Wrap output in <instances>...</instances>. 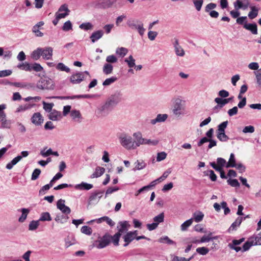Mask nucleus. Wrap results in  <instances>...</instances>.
Returning <instances> with one entry per match:
<instances>
[{
    "mask_svg": "<svg viewBox=\"0 0 261 261\" xmlns=\"http://www.w3.org/2000/svg\"><path fill=\"white\" fill-rule=\"evenodd\" d=\"M171 111L173 115L180 118L187 114L186 101L180 96H175L171 99Z\"/></svg>",
    "mask_w": 261,
    "mask_h": 261,
    "instance_id": "f257e3e1",
    "label": "nucleus"
},
{
    "mask_svg": "<svg viewBox=\"0 0 261 261\" xmlns=\"http://www.w3.org/2000/svg\"><path fill=\"white\" fill-rule=\"evenodd\" d=\"M120 142L121 145L127 149H133L136 148L134 140L132 138L125 134H123L119 137Z\"/></svg>",
    "mask_w": 261,
    "mask_h": 261,
    "instance_id": "f03ea898",
    "label": "nucleus"
},
{
    "mask_svg": "<svg viewBox=\"0 0 261 261\" xmlns=\"http://www.w3.org/2000/svg\"><path fill=\"white\" fill-rule=\"evenodd\" d=\"M127 25L132 29L137 30L141 36H143L145 29L143 27V22L138 19H130L127 21Z\"/></svg>",
    "mask_w": 261,
    "mask_h": 261,
    "instance_id": "7ed1b4c3",
    "label": "nucleus"
},
{
    "mask_svg": "<svg viewBox=\"0 0 261 261\" xmlns=\"http://www.w3.org/2000/svg\"><path fill=\"white\" fill-rule=\"evenodd\" d=\"M36 87L38 89L42 90H52L54 89V84L53 81L47 77L41 78L37 84Z\"/></svg>",
    "mask_w": 261,
    "mask_h": 261,
    "instance_id": "20e7f679",
    "label": "nucleus"
},
{
    "mask_svg": "<svg viewBox=\"0 0 261 261\" xmlns=\"http://www.w3.org/2000/svg\"><path fill=\"white\" fill-rule=\"evenodd\" d=\"M133 136L135 138L134 142L136 147L143 144L151 143L153 145H156L158 143V141L157 140L151 141L150 140H147L143 138L140 132L134 133Z\"/></svg>",
    "mask_w": 261,
    "mask_h": 261,
    "instance_id": "39448f33",
    "label": "nucleus"
},
{
    "mask_svg": "<svg viewBox=\"0 0 261 261\" xmlns=\"http://www.w3.org/2000/svg\"><path fill=\"white\" fill-rule=\"evenodd\" d=\"M113 108L106 101L103 105L97 109L96 111L97 114L99 117L107 116L112 111Z\"/></svg>",
    "mask_w": 261,
    "mask_h": 261,
    "instance_id": "423d86ee",
    "label": "nucleus"
},
{
    "mask_svg": "<svg viewBox=\"0 0 261 261\" xmlns=\"http://www.w3.org/2000/svg\"><path fill=\"white\" fill-rule=\"evenodd\" d=\"M110 242V236L105 235L99 240L95 241L93 246L98 249H102L107 247Z\"/></svg>",
    "mask_w": 261,
    "mask_h": 261,
    "instance_id": "0eeeda50",
    "label": "nucleus"
},
{
    "mask_svg": "<svg viewBox=\"0 0 261 261\" xmlns=\"http://www.w3.org/2000/svg\"><path fill=\"white\" fill-rule=\"evenodd\" d=\"M122 93L120 92H116L112 95L107 100L112 107H114L118 103H119L122 99Z\"/></svg>",
    "mask_w": 261,
    "mask_h": 261,
    "instance_id": "6e6552de",
    "label": "nucleus"
},
{
    "mask_svg": "<svg viewBox=\"0 0 261 261\" xmlns=\"http://www.w3.org/2000/svg\"><path fill=\"white\" fill-rule=\"evenodd\" d=\"M250 0H237L233 3V6L236 10H245L250 6Z\"/></svg>",
    "mask_w": 261,
    "mask_h": 261,
    "instance_id": "1a4fd4ad",
    "label": "nucleus"
},
{
    "mask_svg": "<svg viewBox=\"0 0 261 261\" xmlns=\"http://www.w3.org/2000/svg\"><path fill=\"white\" fill-rule=\"evenodd\" d=\"M168 118V115L167 114H158L155 118L150 120L149 123L152 125H155L165 122Z\"/></svg>",
    "mask_w": 261,
    "mask_h": 261,
    "instance_id": "9d476101",
    "label": "nucleus"
},
{
    "mask_svg": "<svg viewBox=\"0 0 261 261\" xmlns=\"http://www.w3.org/2000/svg\"><path fill=\"white\" fill-rule=\"evenodd\" d=\"M103 192L99 191L94 192L91 194L88 200V205H93L97 204L101 197L102 196Z\"/></svg>",
    "mask_w": 261,
    "mask_h": 261,
    "instance_id": "9b49d317",
    "label": "nucleus"
},
{
    "mask_svg": "<svg viewBox=\"0 0 261 261\" xmlns=\"http://www.w3.org/2000/svg\"><path fill=\"white\" fill-rule=\"evenodd\" d=\"M69 12L70 10L68 9L67 5L64 4L60 6L55 15L57 16L58 18L62 19L68 16Z\"/></svg>",
    "mask_w": 261,
    "mask_h": 261,
    "instance_id": "f8f14e48",
    "label": "nucleus"
},
{
    "mask_svg": "<svg viewBox=\"0 0 261 261\" xmlns=\"http://www.w3.org/2000/svg\"><path fill=\"white\" fill-rule=\"evenodd\" d=\"M85 79L84 73L79 72L72 74L70 77V81L73 84H77L81 83Z\"/></svg>",
    "mask_w": 261,
    "mask_h": 261,
    "instance_id": "ddd939ff",
    "label": "nucleus"
},
{
    "mask_svg": "<svg viewBox=\"0 0 261 261\" xmlns=\"http://www.w3.org/2000/svg\"><path fill=\"white\" fill-rule=\"evenodd\" d=\"M130 227V224L128 222L126 221H120L118 223L117 225L118 233L121 236L126 232Z\"/></svg>",
    "mask_w": 261,
    "mask_h": 261,
    "instance_id": "4468645a",
    "label": "nucleus"
},
{
    "mask_svg": "<svg viewBox=\"0 0 261 261\" xmlns=\"http://www.w3.org/2000/svg\"><path fill=\"white\" fill-rule=\"evenodd\" d=\"M65 200L60 199L57 201V207L62 213L69 214L71 212V210L68 206L65 205Z\"/></svg>",
    "mask_w": 261,
    "mask_h": 261,
    "instance_id": "2eb2a0df",
    "label": "nucleus"
},
{
    "mask_svg": "<svg viewBox=\"0 0 261 261\" xmlns=\"http://www.w3.org/2000/svg\"><path fill=\"white\" fill-rule=\"evenodd\" d=\"M137 230L134 231H129L126 233L123 237L125 244H124V246H127L129 243L133 241L137 236Z\"/></svg>",
    "mask_w": 261,
    "mask_h": 261,
    "instance_id": "dca6fc26",
    "label": "nucleus"
},
{
    "mask_svg": "<svg viewBox=\"0 0 261 261\" xmlns=\"http://www.w3.org/2000/svg\"><path fill=\"white\" fill-rule=\"evenodd\" d=\"M233 97H231L228 98H224L223 99L220 97H217L215 99V102L218 104L217 106L215 108H222L224 106L229 102L233 99Z\"/></svg>",
    "mask_w": 261,
    "mask_h": 261,
    "instance_id": "f3484780",
    "label": "nucleus"
},
{
    "mask_svg": "<svg viewBox=\"0 0 261 261\" xmlns=\"http://www.w3.org/2000/svg\"><path fill=\"white\" fill-rule=\"evenodd\" d=\"M42 54L43 58L45 60H50L53 56V49L51 47H46L42 48Z\"/></svg>",
    "mask_w": 261,
    "mask_h": 261,
    "instance_id": "a211bd4d",
    "label": "nucleus"
},
{
    "mask_svg": "<svg viewBox=\"0 0 261 261\" xmlns=\"http://www.w3.org/2000/svg\"><path fill=\"white\" fill-rule=\"evenodd\" d=\"M32 122L36 125L41 124L43 122V118L40 113H35L31 118Z\"/></svg>",
    "mask_w": 261,
    "mask_h": 261,
    "instance_id": "6ab92c4d",
    "label": "nucleus"
},
{
    "mask_svg": "<svg viewBox=\"0 0 261 261\" xmlns=\"http://www.w3.org/2000/svg\"><path fill=\"white\" fill-rule=\"evenodd\" d=\"M49 119L52 121H59L62 118V115L60 112L53 110L48 115Z\"/></svg>",
    "mask_w": 261,
    "mask_h": 261,
    "instance_id": "aec40b11",
    "label": "nucleus"
},
{
    "mask_svg": "<svg viewBox=\"0 0 261 261\" xmlns=\"http://www.w3.org/2000/svg\"><path fill=\"white\" fill-rule=\"evenodd\" d=\"M174 48L175 54L179 57H184L185 55V51L182 47L179 44L177 41H176L174 44Z\"/></svg>",
    "mask_w": 261,
    "mask_h": 261,
    "instance_id": "412c9836",
    "label": "nucleus"
},
{
    "mask_svg": "<svg viewBox=\"0 0 261 261\" xmlns=\"http://www.w3.org/2000/svg\"><path fill=\"white\" fill-rule=\"evenodd\" d=\"M105 172V169L101 167H97L95 171L91 175V178H97L101 176Z\"/></svg>",
    "mask_w": 261,
    "mask_h": 261,
    "instance_id": "4be33fe9",
    "label": "nucleus"
},
{
    "mask_svg": "<svg viewBox=\"0 0 261 261\" xmlns=\"http://www.w3.org/2000/svg\"><path fill=\"white\" fill-rule=\"evenodd\" d=\"M95 221H96L98 223H100L102 221H106L107 224H109L111 226H113L115 225V222L111 219H110L109 217H108L107 216H104V217H101L99 219L92 220V221H91V222H93Z\"/></svg>",
    "mask_w": 261,
    "mask_h": 261,
    "instance_id": "5701e85b",
    "label": "nucleus"
},
{
    "mask_svg": "<svg viewBox=\"0 0 261 261\" xmlns=\"http://www.w3.org/2000/svg\"><path fill=\"white\" fill-rule=\"evenodd\" d=\"M74 188L77 190H89L93 188L92 184H87L86 182H82L80 184L76 185Z\"/></svg>",
    "mask_w": 261,
    "mask_h": 261,
    "instance_id": "b1692460",
    "label": "nucleus"
},
{
    "mask_svg": "<svg viewBox=\"0 0 261 261\" xmlns=\"http://www.w3.org/2000/svg\"><path fill=\"white\" fill-rule=\"evenodd\" d=\"M103 35L102 31H97L93 32L90 36V39L93 43L101 38Z\"/></svg>",
    "mask_w": 261,
    "mask_h": 261,
    "instance_id": "393cba45",
    "label": "nucleus"
},
{
    "mask_svg": "<svg viewBox=\"0 0 261 261\" xmlns=\"http://www.w3.org/2000/svg\"><path fill=\"white\" fill-rule=\"evenodd\" d=\"M244 28L252 32V34L256 35L257 34V25L255 23H245Z\"/></svg>",
    "mask_w": 261,
    "mask_h": 261,
    "instance_id": "a878e982",
    "label": "nucleus"
},
{
    "mask_svg": "<svg viewBox=\"0 0 261 261\" xmlns=\"http://www.w3.org/2000/svg\"><path fill=\"white\" fill-rule=\"evenodd\" d=\"M243 218L242 217H238L236 221L231 225L228 231L230 232L236 230L237 227H239L241 224Z\"/></svg>",
    "mask_w": 261,
    "mask_h": 261,
    "instance_id": "bb28decb",
    "label": "nucleus"
},
{
    "mask_svg": "<svg viewBox=\"0 0 261 261\" xmlns=\"http://www.w3.org/2000/svg\"><path fill=\"white\" fill-rule=\"evenodd\" d=\"M18 211L22 213L21 216L18 219V221L20 223H22L26 220L27 216L30 212V210L28 208H23L18 210Z\"/></svg>",
    "mask_w": 261,
    "mask_h": 261,
    "instance_id": "cd10ccee",
    "label": "nucleus"
},
{
    "mask_svg": "<svg viewBox=\"0 0 261 261\" xmlns=\"http://www.w3.org/2000/svg\"><path fill=\"white\" fill-rule=\"evenodd\" d=\"M212 233H210L207 236L204 235L202 236L199 240L201 243L209 242L213 240H217L218 239V236L211 237Z\"/></svg>",
    "mask_w": 261,
    "mask_h": 261,
    "instance_id": "c85d7f7f",
    "label": "nucleus"
},
{
    "mask_svg": "<svg viewBox=\"0 0 261 261\" xmlns=\"http://www.w3.org/2000/svg\"><path fill=\"white\" fill-rule=\"evenodd\" d=\"M134 171L140 170L144 169L146 167V163L142 160H137L135 163Z\"/></svg>",
    "mask_w": 261,
    "mask_h": 261,
    "instance_id": "c756f323",
    "label": "nucleus"
},
{
    "mask_svg": "<svg viewBox=\"0 0 261 261\" xmlns=\"http://www.w3.org/2000/svg\"><path fill=\"white\" fill-rule=\"evenodd\" d=\"M204 218V214L201 211H196L193 214V219L196 222H201Z\"/></svg>",
    "mask_w": 261,
    "mask_h": 261,
    "instance_id": "7c9ffc66",
    "label": "nucleus"
},
{
    "mask_svg": "<svg viewBox=\"0 0 261 261\" xmlns=\"http://www.w3.org/2000/svg\"><path fill=\"white\" fill-rule=\"evenodd\" d=\"M21 160V156L18 155L14 158L10 163H8L6 165V168L10 170L18 162Z\"/></svg>",
    "mask_w": 261,
    "mask_h": 261,
    "instance_id": "2f4dec72",
    "label": "nucleus"
},
{
    "mask_svg": "<svg viewBox=\"0 0 261 261\" xmlns=\"http://www.w3.org/2000/svg\"><path fill=\"white\" fill-rule=\"evenodd\" d=\"M21 160V156L18 155L14 158L10 163H8L6 165V168L10 170L18 162Z\"/></svg>",
    "mask_w": 261,
    "mask_h": 261,
    "instance_id": "473e14b6",
    "label": "nucleus"
},
{
    "mask_svg": "<svg viewBox=\"0 0 261 261\" xmlns=\"http://www.w3.org/2000/svg\"><path fill=\"white\" fill-rule=\"evenodd\" d=\"M251 11L248 13V17L250 19L255 18L258 15V9L255 6L250 7Z\"/></svg>",
    "mask_w": 261,
    "mask_h": 261,
    "instance_id": "72a5a7b5",
    "label": "nucleus"
},
{
    "mask_svg": "<svg viewBox=\"0 0 261 261\" xmlns=\"http://www.w3.org/2000/svg\"><path fill=\"white\" fill-rule=\"evenodd\" d=\"M252 242L253 246L261 245V237L259 236H253L249 239Z\"/></svg>",
    "mask_w": 261,
    "mask_h": 261,
    "instance_id": "f704fd0d",
    "label": "nucleus"
},
{
    "mask_svg": "<svg viewBox=\"0 0 261 261\" xmlns=\"http://www.w3.org/2000/svg\"><path fill=\"white\" fill-rule=\"evenodd\" d=\"M42 48H38L37 49L34 50L32 54L31 57L35 60H38L42 54Z\"/></svg>",
    "mask_w": 261,
    "mask_h": 261,
    "instance_id": "c9c22d12",
    "label": "nucleus"
},
{
    "mask_svg": "<svg viewBox=\"0 0 261 261\" xmlns=\"http://www.w3.org/2000/svg\"><path fill=\"white\" fill-rule=\"evenodd\" d=\"M124 62L127 64L129 68H132L135 66V60L132 55L125 58Z\"/></svg>",
    "mask_w": 261,
    "mask_h": 261,
    "instance_id": "e433bc0d",
    "label": "nucleus"
},
{
    "mask_svg": "<svg viewBox=\"0 0 261 261\" xmlns=\"http://www.w3.org/2000/svg\"><path fill=\"white\" fill-rule=\"evenodd\" d=\"M236 160L233 153H231L228 163L226 165V168L234 167L236 166Z\"/></svg>",
    "mask_w": 261,
    "mask_h": 261,
    "instance_id": "4c0bfd02",
    "label": "nucleus"
},
{
    "mask_svg": "<svg viewBox=\"0 0 261 261\" xmlns=\"http://www.w3.org/2000/svg\"><path fill=\"white\" fill-rule=\"evenodd\" d=\"M128 53V49L125 47H118L116 50V53L120 57H124Z\"/></svg>",
    "mask_w": 261,
    "mask_h": 261,
    "instance_id": "58836bf2",
    "label": "nucleus"
},
{
    "mask_svg": "<svg viewBox=\"0 0 261 261\" xmlns=\"http://www.w3.org/2000/svg\"><path fill=\"white\" fill-rule=\"evenodd\" d=\"M68 219V217H66L62 215H58L55 220L57 223L63 224L67 222Z\"/></svg>",
    "mask_w": 261,
    "mask_h": 261,
    "instance_id": "ea45409f",
    "label": "nucleus"
},
{
    "mask_svg": "<svg viewBox=\"0 0 261 261\" xmlns=\"http://www.w3.org/2000/svg\"><path fill=\"white\" fill-rule=\"evenodd\" d=\"M193 221V218H191L185 222H184L180 226L181 230L182 231H185L187 229L188 227H189L192 224Z\"/></svg>",
    "mask_w": 261,
    "mask_h": 261,
    "instance_id": "a19ab883",
    "label": "nucleus"
},
{
    "mask_svg": "<svg viewBox=\"0 0 261 261\" xmlns=\"http://www.w3.org/2000/svg\"><path fill=\"white\" fill-rule=\"evenodd\" d=\"M113 67L109 63L105 64L103 67V72L106 74H109L112 72Z\"/></svg>",
    "mask_w": 261,
    "mask_h": 261,
    "instance_id": "79ce46f5",
    "label": "nucleus"
},
{
    "mask_svg": "<svg viewBox=\"0 0 261 261\" xmlns=\"http://www.w3.org/2000/svg\"><path fill=\"white\" fill-rule=\"evenodd\" d=\"M51 220V218L49 213L44 212L42 213L41 215V217L39 219L40 221H50Z\"/></svg>",
    "mask_w": 261,
    "mask_h": 261,
    "instance_id": "37998d69",
    "label": "nucleus"
},
{
    "mask_svg": "<svg viewBox=\"0 0 261 261\" xmlns=\"http://www.w3.org/2000/svg\"><path fill=\"white\" fill-rule=\"evenodd\" d=\"M17 67L25 71H31L32 69L30 65L27 62L19 64Z\"/></svg>",
    "mask_w": 261,
    "mask_h": 261,
    "instance_id": "c03bdc74",
    "label": "nucleus"
},
{
    "mask_svg": "<svg viewBox=\"0 0 261 261\" xmlns=\"http://www.w3.org/2000/svg\"><path fill=\"white\" fill-rule=\"evenodd\" d=\"M210 251V249L205 247H198L196 249V252L202 255H206Z\"/></svg>",
    "mask_w": 261,
    "mask_h": 261,
    "instance_id": "a18cd8bd",
    "label": "nucleus"
},
{
    "mask_svg": "<svg viewBox=\"0 0 261 261\" xmlns=\"http://www.w3.org/2000/svg\"><path fill=\"white\" fill-rule=\"evenodd\" d=\"M39 220L38 221H32L29 225V229L33 231L36 230L39 225Z\"/></svg>",
    "mask_w": 261,
    "mask_h": 261,
    "instance_id": "49530a36",
    "label": "nucleus"
},
{
    "mask_svg": "<svg viewBox=\"0 0 261 261\" xmlns=\"http://www.w3.org/2000/svg\"><path fill=\"white\" fill-rule=\"evenodd\" d=\"M159 242L160 243H166L168 244L175 245V243L170 239L167 236H164L160 238L159 240Z\"/></svg>",
    "mask_w": 261,
    "mask_h": 261,
    "instance_id": "de8ad7c7",
    "label": "nucleus"
},
{
    "mask_svg": "<svg viewBox=\"0 0 261 261\" xmlns=\"http://www.w3.org/2000/svg\"><path fill=\"white\" fill-rule=\"evenodd\" d=\"M164 220V214L163 213L160 214L159 215L153 218L154 222L156 223L158 225H159V223L163 222Z\"/></svg>",
    "mask_w": 261,
    "mask_h": 261,
    "instance_id": "09e8293b",
    "label": "nucleus"
},
{
    "mask_svg": "<svg viewBox=\"0 0 261 261\" xmlns=\"http://www.w3.org/2000/svg\"><path fill=\"white\" fill-rule=\"evenodd\" d=\"M121 235L117 232L113 236L110 237V239H112V242L115 246H118L119 245V241Z\"/></svg>",
    "mask_w": 261,
    "mask_h": 261,
    "instance_id": "8fccbe9b",
    "label": "nucleus"
},
{
    "mask_svg": "<svg viewBox=\"0 0 261 261\" xmlns=\"http://www.w3.org/2000/svg\"><path fill=\"white\" fill-rule=\"evenodd\" d=\"M218 138L221 141H226L229 139V136L225 134V132H220L217 135Z\"/></svg>",
    "mask_w": 261,
    "mask_h": 261,
    "instance_id": "3c124183",
    "label": "nucleus"
},
{
    "mask_svg": "<svg viewBox=\"0 0 261 261\" xmlns=\"http://www.w3.org/2000/svg\"><path fill=\"white\" fill-rule=\"evenodd\" d=\"M193 2L197 11H200L203 3V0H193Z\"/></svg>",
    "mask_w": 261,
    "mask_h": 261,
    "instance_id": "603ef678",
    "label": "nucleus"
},
{
    "mask_svg": "<svg viewBox=\"0 0 261 261\" xmlns=\"http://www.w3.org/2000/svg\"><path fill=\"white\" fill-rule=\"evenodd\" d=\"M42 103L43 105V109L45 110V111L48 112H50L53 111L52 109L54 106L53 103H46L45 101H43Z\"/></svg>",
    "mask_w": 261,
    "mask_h": 261,
    "instance_id": "864d4df0",
    "label": "nucleus"
},
{
    "mask_svg": "<svg viewBox=\"0 0 261 261\" xmlns=\"http://www.w3.org/2000/svg\"><path fill=\"white\" fill-rule=\"evenodd\" d=\"M72 25L70 20H68L66 21L63 27H62V30L64 31H68L70 30H72Z\"/></svg>",
    "mask_w": 261,
    "mask_h": 261,
    "instance_id": "5fc2aeb1",
    "label": "nucleus"
},
{
    "mask_svg": "<svg viewBox=\"0 0 261 261\" xmlns=\"http://www.w3.org/2000/svg\"><path fill=\"white\" fill-rule=\"evenodd\" d=\"M57 68L61 71H65L66 72H70V69L66 66L63 63H59L57 66Z\"/></svg>",
    "mask_w": 261,
    "mask_h": 261,
    "instance_id": "6e6d98bb",
    "label": "nucleus"
},
{
    "mask_svg": "<svg viewBox=\"0 0 261 261\" xmlns=\"http://www.w3.org/2000/svg\"><path fill=\"white\" fill-rule=\"evenodd\" d=\"M253 246L252 242H251V241H250L249 239L244 243V244L242 248V251L245 252L246 251H248L251 246Z\"/></svg>",
    "mask_w": 261,
    "mask_h": 261,
    "instance_id": "4d7b16f0",
    "label": "nucleus"
},
{
    "mask_svg": "<svg viewBox=\"0 0 261 261\" xmlns=\"http://www.w3.org/2000/svg\"><path fill=\"white\" fill-rule=\"evenodd\" d=\"M83 233L90 235L92 233V229L88 226H83L81 229Z\"/></svg>",
    "mask_w": 261,
    "mask_h": 261,
    "instance_id": "13d9d810",
    "label": "nucleus"
},
{
    "mask_svg": "<svg viewBox=\"0 0 261 261\" xmlns=\"http://www.w3.org/2000/svg\"><path fill=\"white\" fill-rule=\"evenodd\" d=\"M117 80V78L115 77H111L110 78L107 79L102 83V85L105 86H109L111 84L113 83Z\"/></svg>",
    "mask_w": 261,
    "mask_h": 261,
    "instance_id": "bf43d9fd",
    "label": "nucleus"
},
{
    "mask_svg": "<svg viewBox=\"0 0 261 261\" xmlns=\"http://www.w3.org/2000/svg\"><path fill=\"white\" fill-rule=\"evenodd\" d=\"M227 182L231 187H236V188L240 187V184L238 182V180L236 179H229L227 180Z\"/></svg>",
    "mask_w": 261,
    "mask_h": 261,
    "instance_id": "052dcab7",
    "label": "nucleus"
},
{
    "mask_svg": "<svg viewBox=\"0 0 261 261\" xmlns=\"http://www.w3.org/2000/svg\"><path fill=\"white\" fill-rule=\"evenodd\" d=\"M194 257V255L191 256L190 257L188 258H186L184 257H179L177 256H175L173 259L172 261H190Z\"/></svg>",
    "mask_w": 261,
    "mask_h": 261,
    "instance_id": "680f3d73",
    "label": "nucleus"
},
{
    "mask_svg": "<svg viewBox=\"0 0 261 261\" xmlns=\"http://www.w3.org/2000/svg\"><path fill=\"white\" fill-rule=\"evenodd\" d=\"M31 107H32V106L30 104H25L24 106H19L17 108V109L16 110V112H20L24 111H25L27 110L30 109Z\"/></svg>",
    "mask_w": 261,
    "mask_h": 261,
    "instance_id": "e2e57ef3",
    "label": "nucleus"
},
{
    "mask_svg": "<svg viewBox=\"0 0 261 261\" xmlns=\"http://www.w3.org/2000/svg\"><path fill=\"white\" fill-rule=\"evenodd\" d=\"M40 173L41 170L39 169H35L32 174L31 179L33 180L37 179Z\"/></svg>",
    "mask_w": 261,
    "mask_h": 261,
    "instance_id": "0e129e2a",
    "label": "nucleus"
},
{
    "mask_svg": "<svg viewBox=\"0 0 261 261\" xmlns=\"http://www.w3.org/2000/svg\"><path fill=\"white\" fill-rule=\"evenodd\" d=\"M53 150L51 148L48 149L45 151V148L42 149L40 151V154L43 157H47L52 154Z\"/></svg>",
    "mask_w": 261,
    "mask_h": 261,
    "instance_id": "69168bd1",
    "label": "nucleus"
},
{
    "mask_svg": "<svg viewBox=\"0 0 261 261\" xmlns=\"http://www.w3.org/2000/svg\"><path fill=\"white\" fill-rule=\"evenodd\" d=\"M80 28L85 30H91L93 28V25L89 22L84 23L80 25Z\"/></svg>",
    "mask_w": 261,
    "mask_h": 261,
    "instance_id": "338daca9",
    "label": "nucleus"
},
{
    "mask_svg": "<svg viewBox=\"0 0 261 261\" xmlns=\"http://www.w3.org/2000/svg\"><path fill=\"white\" fill-rule=\"evenodd\" d=\"M217 7V5L214 3H210L207 4L205 7V11L206 12H210L212 10L215 9Z\"/></svg>",
    "mask_w": 261,
    "mask_h": 261,
    "instance_id": "774afa93",
    "label": "nucleus"
}]
</instances>
